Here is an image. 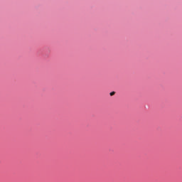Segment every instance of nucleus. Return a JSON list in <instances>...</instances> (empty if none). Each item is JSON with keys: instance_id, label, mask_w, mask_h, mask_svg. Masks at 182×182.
I'll return each instance as SVG.
<instances>
[{"instance_id": "1", "label": "nucleus", "mask_w": 182, "mask_h": 182, "mask_svg": "<svg viewBox=\"0 0 182 182\" xmlns=\"http://www.w3.org/2000/svg\"><path fill=\"white\" fill-rule=\"evenodd\" d=\"M115 92H110V96H114V95H115Z\"/></svg>"}]
</instances>
